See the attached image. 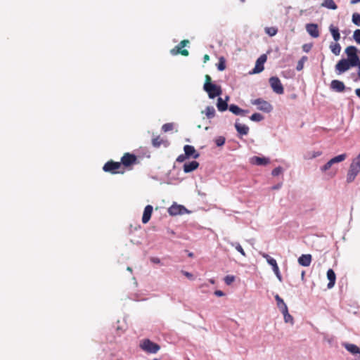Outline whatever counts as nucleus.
I'll return each instance as SVG.
<instances>
[{"label":"nucleus","instance_id":"obj_18","mask_svg":"<svg viewBox=\"0 0 360 360\" xmlns=\"http://www.w3.org/2000/svg\"><path fill=\"white\" fill-rule=\"evenodd\" d=\"M153 210V208L152 205H148L146 206L144 211H143V217H142V222L143 224H146L149 221V220L151 217Z\"/></svg>","mask_w":360,"mask_h":360},{"label":"nucleus","instance_id":"obj_12","mask_svg":"<svg viewBox=\"0 0 360 360\" xmlns=\"http://www.w3.org/2000/svg\"><path fill=\"white\" fill-rule=\"evenodd\" d=\"M306 30L307 33L314 38L319 37V31L318 25L315 23H309L306 25Z\"/></svg>","mask_w":360,"mask_h":360},{"label":"nucleus","instance_id":"obj_24","mask_svg":"<svg viewBox=\"0 0 360 360\" xmlns=\"http://www.w3.org/2000/svg\"><path fill=\"white\" fill-rule=\"evenodd\" d=\"M343 346L348 352L353 354H358L360 353V349L356 345L351 343H344Z\"/></svg>","mask_w":360,"mask_h":360},{"label":"nucleus","instance_id":"obj_34","mask_svg":"<svg viewBox=\"0 0 360 360\" xmlns=\"http://www.w3.org/2000/svg\"><path fill=\"white\" fill-rule=\"evenodd\" d=\"M308 58L306 56H302L300 60L297 62L296 70L301 71L304 68V63L307 61Z\"/></svg>","mask_w":360,"mask_h":360},{"label":"nucleus","instance_id":"obj_3","mask_svg":"<svg viewBox=\"0 0 360 360\" xmlns=\"http://www.w3.org/2000/svg\"><path fill=\"white\" fill-rule=\"evenodd\" d=\"M345 53L347 56V59L350 63L356 66L359 63V58L357 55V49L354 46H349L346 48Z\"/></svg>","mask_w":360,"mask_h":360},{"label":"nucleus","instance_id":"obj_37","mask_svg":"<svg viewBox=\"0 0 360 360\" xmlns=\"http://www.w3.org/2000/svg\"><path fill=\"white\" fill-rule=\"evenodd\" d=\"M333 161L331 160V159L328 161L324 165H323L322 167H321L320 168V170L322 172H326V171H328V169H330L331 168V167L333 165Z\"/></svg>","mask_w":360,"mask_h":360},{"label":"nucleus","instance_id":"obj_40","mask_svg":"<svg viewBox=\"0 0 360 360\" xmlns=\"http://www.w3.org/2000/svg\"><path fill=\"white\" fill-rule=\"evenodd\" d=\"M173 128H174L173 123H166L162 125V130L164 132H167V131H172L173 129Z\"/></svg>","mask_w":360,"mask_h":360},{"label":"nucleus","instance_id":"obj_43","mask_svg":"<svg viewBox=\"0 0 360 360\" xmlns=\"http://www.w3.org/2000/svg\"><path fill=\"white\" fill-rule=\"evenodd\" d=\"M161 143H162V140L160 138V136H157V137L153 139V140H152V144L155 148L160 147Z\"/></svg>","mask_w":360,"mask_h":360},{"label":"nucleus","instance_id":"obj_33","mask_svg":"<svg viewBox=\"0 0 360 360\" xmlns=\"http://www.w3.org/2000/svg\"><path fill=\"white\" fill-rule=\"evenodd\" d=\"M278 29L275 27H265V32L270 37H274L277 34Z\"/></svg>","mask_w":360,"mask_h":360},{"label":"nucleus","instance_id":"obj_29","mask_svg":"<svg viewBox=\"0 0 360 360\" xmlns=\"http://www.w3.org/2000/svg\"><path fill=\"white\" fill-rule=\"evenodd\" d=\"M330 49L331 52L335 54V56H338L340 53L341 51V46L340 44L338 43H332L330 45Z\"/></svg>","mask_w":360,"mask_h":360},{"label":"nucleus","instance_id":"obj_7","mask_svg":"<svg viewBox=\"0 0 360 360\" xmlns=\"http://www.w3.org/2000/svg\"><path fill=\"white\" fill-rule=\"evenodd\" d=\"M267 57L265 54L261 55L257 60L256 64L253 70L250 72L251 74H257L263 71L264 64L266 61Z\"/></svg>","mask_w":360,"mask_h":360},{"label":"nucleus","instance_id":"obj_35","mask_svg":"<svg viewBox=\"0 0 360 360\" xmlns=\"http://www.w3.org/2000/svg\"><path fill=\"white\" fill-rule=\"evenodd\" d=\"M346 158L347 155L345 153H343L331 158V160L333 161V164H336L344 161L346 159Z\"/></svg>","mask_w":360,"mask_h":360},{"label":"nucleus","instance_id":"obj_49","mask_svg":"<svg viewBox=\"0 0 360 360\" xmlns=\"http://www.w3.org/2000/svg\"><path fill=\"white\" fill-rule=\"evenodd\" d=\"M182 273H183V274H184L185 276H186L188 278H189V279H193V274H191V273H189V272H188V271H182Z\"/></svg>","mask_w":360,"mask_h":360},{"label":"nucleus","instance_id":"obj_11","mask_svg":"<svg viewBox=\"0 0 360 360\" xmlns=\"http://www.w3.org/2000/svg\"><path fill=\"white\" fill-rule=\"evenodd\" d=\"M136 156L128 153H125L121 158L122 164L126 167L131 165L136 162Z\"/></svg>","mask_w":360,"mask_h":360},{"label":"nucleus","instance_id":"obj_60","mask_svg":"<svg viewBox=\"0 0 360 360\" xmlns=\"http://www.w3.org/2000/svg\"><path fill=\"white\" fill-rule=\"evenodd\" d=\"M329 175H330V177H333V176H334L335 175V172H333V173L330 172Z\"/></svg>","mask_w":360,"mask_h":360},{"label":"nucleus","instance_id":"obj_36","mask_svg":"<svg viewBox=\"0 0 360 360\" xmlns=\"http://www.w3.org/2000/svg\"><path fill=\"white\" fill-rule=\"evenodd\" d=\"M250 118L253 122H260L264 119V117L260 113L255 112L253 113Z\"/></svg>","mask_w":360,"mask_h":360},{"label":"nucleus","instance_id":"obj_52","mask_svg":"<svg viewBox=\"0 0 360 360\" xmlns=\"http://www.w3.org/2000/svg\"><path fill=\"white\" fill-rule=\"evenodd\" d=\"M282 185H283L282 183H278V184L274 185V186H272L271 188L273 190H278L282 187Z\"/></svg>","mask_w":360,"mask_h":360},{"label":"nucleus","instance_id":"obj_10","mask_svg":"<svg viewBox=\"0 0 360 360\" xmlns=\"http://www.w3.org/2000/svg\"><path fill=\"white\" fill-rule=\"evenodd\" d=\"M188 43V40L181 41L175 48L171 50V53L172 55H176L177 53H181L183 56H187L188 55V51L186 49H182L186 44Z\"/></svg>","mask_w":360,"mask_h":360},{"label":"nucleus","instance_id":"obj_15","mask_svg":"<svg viewBox=\"0 0 360 360\" xmlns=\"http://www.w3.org/2000/svg\"><path fill=\"white\" fill-rule=\"evenodd\" d=\"M184 150L188 158L192 157L193 158L196 159L200 156V153L195 150L193 146H184Z\"/></svg>","mask_w":360,"mask_h":360},{"label":"nucleus","instance_id":"obj_46","mask_svg":"<svg viewBox=\"0 0 360 360\" xmlns=\"http://www.w3.org/2000/svg\"><path fill=\"white\" fill-rule=\"evenodd\" d=\"M352 165H354V167L360 170V152L358 156L353 160Z\"/></svg>","mask_w":360,"mask_h":360},{"label":"nucleus","instance_id":"obj_55","mask_svg":"<svg viewBox=\"0 0 360 360\" xmlns=\"http://www.w3.org/2000/svg\"><path fill=\"white\" fill-rule=\"evenodd\" d=\"M310 49V46H308L307 44H304L303 46V49L304 51L307 52L309 51V49Z\"/></svg>","mask_w":360,"mask_h":360},{"label":"nucleus","instance_id":"obj_13","mask_svg":"<svg viewBox=\"0 0 360 360\" xmlns=\"http://www.w3.org/2000/svg\"><path fill=\"white\" fill-rule=\"evenodd\" d=\"M360 170L354 167V165H350L349 169L348 170L347 174V181L348 183L352 182L357 174L359 173Z\"/></svg>","mask_w":360,"mask_h":360},{"label":"nucleus","instance_id":"obj_32","mask_svg":"<svg viewBox=\"0 0 360 360\" xmlns=\"http://www.w3.org/2000/svg\"><path fill=\"white\" fill-rule=\"evenodd\" d=\"M281 313L283 315L285 322L290 323L291 325H293V323H294L293 317L288 313V309Z\"/></svg>","mask_w":360,"mask_h":360},{"label":"nucleus","instance_id":"obj_42","mask_svg":"<svg viewBox=\"0 0 360 360\" xmlns=\"http://www.w3.org/2000/svg\"><path fill=\"white\" fill-rule=\"evenodd\" d=\"M321 155V152L320 151H313V152H309L308 154H307V156H306V158H308V159H313V158H315L316 157H319Z\"/></svg>","mask_w":360,"mask_h":360},{"label":"nucleus","instance_id":"obj_57","mask_svg":"<svg viewBox=\"0 0 360 360\" xmlns=\"http://www.w3.org/2000/svg\"><path fill=\"white\" fill-rule=\"evenodd\" d=\"M203 59L204 62L206 63L207 60H210V56L208 55H205Z\"/></svg>","mask_w":360,"mask_h":360},{"label":"nucleus","instance_id":"obj_2","mask_svg":"<svg viewBox=\"0 0 360 360\" xmlns=\"http://www.w3.org/2000/svg\"><path fill=\"white\" fill-rule=\"evenodd\" d=\"M140 347L143 351L150 354H156L160 349L158 344L150 341L149 339L142 340Z\"/></svg>","mask_w":360,"mask_h":360},{"label":"nucleus","instance_id":"obj_6","mask_svg":"<svg viewBox=\"0 0 360 360\" xmlns=\"http://www.w3.org/2000/svg\"><path fill=\"white\" fill-rule=\"evenodd\" d=\"M269 84L272 90L277 94H282L284 92L283 86L281 80L277 77H271L269 78Z\"/></svg>","mask_w":360,"mask_h":360},{"label":"nucleus","instance_id":"obj_5","mask_svg":"<svg viewBox=\"0 0 360 360\" xmlns=\"http://www.w3.org/2000/svg\"><path fill=\"white\" fill-rule=\"evenodd\" d=\"M351 67H356L354 64L350 63V61L342 58L338 61L335 65V69L338 75H341L347 71Z\"/></svg>","mask_w":360,"mask_h":360},{"label":"nucleus","instance_id":"obj_22","mask_svg":"<svg viewBox=\"0 0 360 360\" xmlns=\"http://www.w3.org/2000/svg\"><path fill=\"white\" fill-rule=\"evenodd\" d=\"M327 278L329 281L328 283V288H332L334 285H335V280H336V276H335V274L334 272V271L331 269H328V271H327Z\"/></svg>","mask_w":360,"mask_h":360},{"label":"nucleus","instance_id":"obj_17","mask_svg":"<svg viewBox=\"0 0 360 360\" xmlns=\"http://www.w3.org/2000/svg\"><path fill=\"white\" fill-rule=\"evenodd\" d=\"M198 166H199V163L195 160H193V161L188 162H185L183 166L184 172L185 173L191 172L194 171L195 169H196L198 167Z\"/></svg>","mask_w":360,"mask_h":360},{"label":"nucleus","instance_id":"obj_54","mask_svg":"<svg viewBox=\"0 0 360 360\" xmlns=\"http://www.w3.org/2000/svg\"><path fill=\"white\" fill-rule=\"evenodd\" d=\"M211 77L210 75H205V83H207V82H211Z\"/></svg>","mask_w":360,"mask_h":360},{"label":"nucleus","instance_id":"obj_63","mask_svg":"<svg viewBox=\"0 0 360 360\" xmlns=\"http://www.w3.org/2000/svg\"><path fill=\"white\" fill-rule=\"evenodd\" d=\"M127 269V271H130V272H131V271H132L131 268V267H129V266H128Z\"/></svg>","mask_w":360,"mask_h":360},{"label":"nucleus","instance_id":"obj_9","mask_svg":"<svg viewBox=\"0 0 360 360\" xmlns=\"http://www.w3.org/2000/svg\"><path fill=\"white\" fill-rule=\"evenodd\" d=\"M187 212V210L183 205L173 204L168 209V213L172 216H176L178 214H183Z\"/></svg>","mask_w":360,"mask_h":360},{"label":"nucleus","instance_id":"obj_4","mask_svg":"<svg viewBox=\"0 0 360 360\" xmlns=\"http://www.w3.org/2000/svg\"><path fill=\"white\" fill-rule=\"evenodd\" d=\"M252 105H257L259 110L264 112H270L273 110V106L270 103L262 98H257L251 101Z\"/></svg>","mask_w":360,"mask_h":360},{"label":"nucleus","instance_id":"obj_23","mask_svg":"<svg viewBox=\"0 0 360 360\" xmlns=\"http://www.w3.org/2000/svg\"><path fill=\"white\" fill-rule=\"evenodd\" d=\"M236 131L241 135H247L249 132V127L245 124H242L238 122L235 123Z\"/></svg>","mask_w":360,"mask_h":360},{"label":"nucleus","instance_id":"obj_19","mask_svg":"<svg viewBox=\"0 0 360 360\" xmlns=\"http://www.w3.org/2000/svg\"><path fill=\"white\" fill-rule=\"evenodd\" d=\"M311 262V255L309 254L302 255L298 258V263L302 266H309Z\"/></svg>","mask_w":360,"mask_h":360},{"label":"nucleus","instance_id":"obj_1","mask_svg":"<svg viewBox=\"0 0 360 360\" xmlns=\"http://www.w3.org/2000/svg\"><path fill=\"white\" fill-rule=\"evenodd\" d=\"M203 90L207 93L209 98L211 99L219 96L222 93L221 86L212 82L205 83Z\"/></svg>","mask_w":360,"mask_h":360},{"label":"nucleus","instance_id":"obj_30","mask_svg":"<svg viewBox=\"0 0 360 360\" xmlns=\"http://www.w3.org/2000/svg\"><path fill=\"white\" fill-rule=\"evenodd\" d=\"M322 6L332 10H335L338 8L333 0H324L322 3Z\"/></svg>","mask_w":360,"mask_h":360},{"label":"nucleus","instance_id":"obj_50","mask_svg":"<svg viewBox=\"0 0 360 360\" xmlns=\"http://www.w3.org/2000/svg\"><path fill=\"white\" fill-rule=\"evenodd\" d=\"M150 261H151V262H153L154 264H160V259L158 257H151Z\"/></svg>","mask_w":360,"mask_h":360},{"label":"nucleus","instance_id":"obj_56","mask_svg":"<svg viewBox=\"0 0 360 360\" xmlns=\"http://www.w3.org/2000/svg\"><path fill=\"white\" fill-rule=\"evenodd\" d=\"M355 94L360 98V89H356L355 90Z\"/></svg>","mask_w":360,"mask_h":360},{"label":"nucleus","instance_id":"obj_39","mask_svg":"<svg viewBox=\"0 0 360 360\" xmlns=\"http://www.w3.org/2000/svg\"><path fill=\"white\" fill-rule=\"evenodd\" d=\"M225 137L220 136L215 139L214 142L217 146H222L225 143Z\"/></svg>","mask_w":360,"mask_h":360},{"label":"nucleus","instance_id":"obj_21","mask_svg":"<svg viewBox=\"0 0 360 360\" xmlns=\"http://www.w3.org/2000/svg\"><path fill=\"white\" fill-rule=\"evenodd\" d=\"M262 257L265 258L267 263L271 266L274 272L277 271V270L279 269L276 260L275 259L270 257L269 255L266 253L262 254Z\"/></svg>","mask_w":360,"mask_h":360},{"label":"nucleus","instance_id":"obj_61","mask_svg":"<svg viewBox=\"0 0 360 360\" xmlns=\"http://www.w3.org/2000/svg\"><path fill=\"white\" fill-rule=\"evenodd\" d=\"M354 360H360V352L358 354V356L356 357Z\"/></svg>","mask_w":360,"mask_h":360},{"label":"nucleus","instance_id":"obj_51","mask_svg":"<svg viewBox=\"0 0 360 360\" xmlns=\"http://www.w3.org/2000/svg\"><path fill=\"white\" fill-rule=\"evenodd\" d=\"M274 274H276L277 278L280 281H282V276L280 273V270H277V271H274Z\"/></svg>","mask_w":360,"mask_h":360},{"label":"nucleus","instance_id":"obj_45","mask_svg":"<svg viewBox=\"0 0 360 360\" xmlns=\"http://www.w3.org/2000/svg\"><path fill=\"white\" fill-rule=\"evenodd\" d=\"M353 38L357 44H360V30L359 29H357L354 32Z\"/></svg>","mask_w":360,"mask_h":360},{"label":"nucleus","instance_id":"obj_64","mask_svg":"<svg viewBox=\"0 0 360 360\" xmlns=\"http://www.w3.org/2000/svg\"><path fill=\"white\" fill-rule=\"evenodd\" d=\"M229 99V97L228 96H226L224 101H226V103H227Z\"/></svg>","mask_w":360,"mask_h":360},{"label":"nucleus","instance_id":"obj_41","mask_svg":"<svg viewBox=\"0 0 360 360\" xmlns=\"http://www.w3.org/2000/svg\"><path fill=\"white\" fill-rule=\"evenodd\" d=\"M226 68L225 60L223 57L220 58L219 63L217 64V69L219 71H223Z\"/></svg>","mask_w":360,"mask_h":360},{"label":"nucleus","instance_id":"obj_26","mask_svg":"<svg viewBox=\"0 0 360 360\" xmlns=\"http://www.w3.org/2000/svg\"><path fill=\"white\" fill-rule=\"evenodd\" d=\"M329 31L331 33L332 37L335 41L340 40V34L339 32V29L337 27H335L333 25H330L329 26Z\"/></svg>","mask_w":360,"mask_h":360},{"label":"nucleus","instance_id":"obj_28","mask_svg":"<svg viewBox=\"0 0 360 360\" xmlns=\"http://www.w3.org/2000/svg\"><path fill=\"white\" fill-rule=\"evenodd\" d=\"M202 112L205 113L208 119H212L215 116L216 111L213 106H207Z\"/></svg>","mask_w":360,"mask_h":360},{"label":"nucleus","instance_id":"obj_59","mask_svg":"<svg viewBox=\"0 0 360 360\" xmlns=\"http://www.w3.org/2000/svg\"><path fill=\"white\" fill-rule=\"evenodd\" d=\"M358 67V76H359V78L360 79V66H357Z\"/></svg>","mask_w":360,"mask_h":360},{"label":"nucleus","instance_id":"obj_44","mask_svg":"<svg viewBox=\"0 0 360 360\" xmlns=\"http://www.w3.org/2000/svg\"><path fill=\"white\" fill-rule=\"evenodd\" d=\"M283 172V167L278 166L272 170L271 174L274 176H278L279 174H281Z\"/></svg>","mask_w":360,"mask_h":360},{"label":"nucleus","instance_id":"obj_20","mask_svg":"<svg viewBox=\"0 0 360 360\" xmlns=\"http://www.w3.org/2000/svg\"><path fill=\"white\" fill-rule=\"evenodd\" d=\"M229 109L232 113H233L236 115L244 116L248 112V110L241 109L240 108H239L238 105H236L235 104L230 105Z\"/></svg>","mask_w":360,"mask_h":360},{"label":"nucleus","instance_id":"obj_62","mask_svg":"<svg viewBox=\"0 0 360 360\" xmlns=\"http://www.w3.org/2000/svg\"><path fill=\"white\" fill-rule=\"evenodd\" d=\"M168 233L171 234H174V232L172 230H168Z\"/></svg>","mask_w":360,"mask_h":360},{"label":"nucleus","instance_id":"obj_31","mask_svg":"<svg viewBox=\"0 0 360 360\" xmlns=\"http://www.w3.org/2000/svg\"><path fill=\"white\" fill-rule=\"evenodd\" d=\"M226 240L232 247H234L236 248V250L237 251H238L243 256H245L246 255L245 251L243 249V248L241 247V245L238 243L231 242V241H230L229 240H226Z\"/></svg>","mask_w":360,"mask_h":360},{"label":"nucleus","instance_id":"obj_58","mask_svg":"<svg viewBox=\"0 0 360 360\" xmlns=\"http://www.w3.org/2000/svg\"><path fill=\"white\" fill-rule=\"evenodd\" d=\"M360 0H351L350 4H356L357 3H359Z\"/></svg>","mask_w":360,"mask_h":360},{"label":"nucleus","instance_id":"obj_53","mask_svg":"<svg viewBox=\"0 0 360 360\" xmlns=\"http://www.w3.org/2000/svg\"><path fill=\"white\" fill-rule=\"evenodd\" d=\"M214 295L218 297H221L224 295V293L221 290H216L214 292Z\"/></svg>","mask_w":360,"mask_h":360},{"label":"nucleus","instance_id":"obj_47","mask_svg":"<svg viewBox=\"0 0 360 360\" xmlns=\"http://www.w3.org/2000/svg\"><path fill=\"white\" fill-rule=\"evenodd\" d=\"M234 280L235 277L233 276L229 275L224 278V281L227 285H231L234 281Z\"/></svg>","mask_w":360,"mask_h":360},{"label":"nucleus","instance_id":"obj_38","mask_svg":"<svg viewBox=\"0 0 360 360\" xmlns=\"http://www.w3.org/2000/svg\"><path fill=\"white\" fill-rule=\"evenodd\" d=\"M352 22L357 26H360V14L357 13H353Z\"/></svg>","mask_w":360,"mask_h":360},{"label":"nucleus","instance_id":"obj_16","mask_svg":"<svg viewBox=\"0 0 360 360\" xmlns=\"http://www.w3.org/2000/svg\"><path fill=\"white\" fill-rule=\"evenodd\" d=\"M330 89L336 92H342L345 89V85L342 81L334 79L330 83Z\"/></svg>","mask_w":360,"mask_h":360},{"label":"nucleus","instance_id":"obj_25","mask_svg":"<svg viewBox=\"0 0 360 360\" xmlns=\"http://www.w3.org/2000/svg\"><path fill=\"white\" fill-rule=\"evenodd\" d=\"M275 300L276 301L277 307L280 309L281 312L285 311L288 309V307L286 304L284 302L283 300L278 295L276 294L275 295Z\"/></svg>","mask_w":360,"mask_h":360},{"label":"nucleus","instance_id":"obj_27","mask_svg":"<svg viewBox=\"0 0 360 360\" xmlns=\"http://www.w3.org/2000/svg\"><path fill=\"white\" fill-rule=\"evenodd\" d=\"M217 109L221 112L226 110L228 109V104L226 101H224L221 97H219L217 99Z\"/></svg>","mask_w":360,"mask_h":360},{"label":"nucleus","instance_id":"obj_48","mask_svg":"<svg viewBox=\"0 0 360 360\" xmlns=\"http://www.w3.org/2000/svg\"><path fill=\"white\" fill-rule=\"evenodd\" d=\"M186 158H188L187 157V155L184 153V154H181V155L178 156V158H176V161L179 162H183L185 161V160Z\"/></svg>","mask_w":360,"mask_h":360},{"label":"nucleus","instance_id":"obj_14","mask_svg":"<svg viewBox=\"0 0 360 360\" xmlns=\"http://www.w3.org/2000/svg\"><path fill=\"white\" fill-rule=\"evenodd\" d=\"M250 162L255 165H266L270 162L269 158L253 156L250 159Z\"/></svg>","mask_w":360,"mask_h":360},{"label":"nucleus","instance_id":"obj_8","mask_svg":"<svg viewBox=\"0 0 360 360\" xmlns=\"http://www.w3.org/2000/svg\"><path fill=\"white\" fill-rule=\"evenodd\" d=\"M120 167H121L120 162L108 161L104 165L103 169L106 172H110L112 174H117V173H118L117 169H118Z\"/></svg>","mask_w":360,"mask_h":360}]
</instances>
